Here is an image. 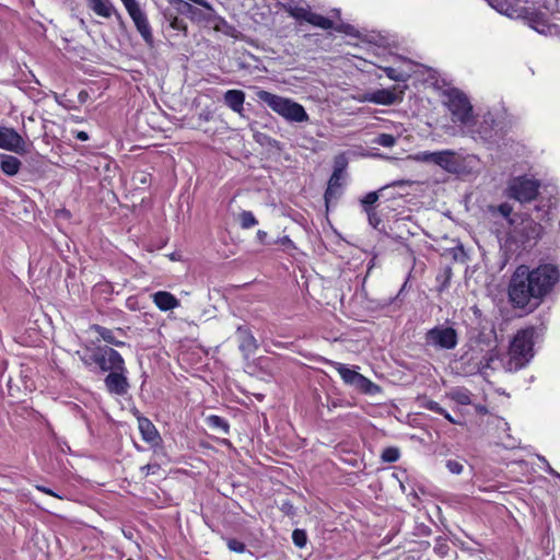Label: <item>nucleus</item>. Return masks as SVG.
I'll return each mask as SVG.
<instances>
[{"instance_id": "f8f14e48", "label": "nucleus", "mask_w": 560, "mask_h": 560, "mask_svg": "<svg viewBox=\"0 0 560 560\" xmlns=\"http://www.w3.org/2000/svg\"><path fill=\"white\" fill-rule=\"evenodd\" d=\"M128 371L126 365L121 370L112 371L104 378V385L106 390L110 395L125 396L129 388V382L127 377Z\"/></svg>"}, {"instance_id": "1a4fd4ad", "label": "nucleus", "mask_w": 560, "mask_h": 560, "mask_svg": "<svg viewBox=\"0 0 560 560\" xmlns=\"http://www.w3.org/2000/svg\"><path fill=\"white\" fill-rule=\"evenodd\" d=\"M417 161L434 163L448 173L458 174L462 171V161L454 151L419 152Z\"/></svg>"}, {"instance_id": "f3484780", "label": "nucleus", "mask_w": 560, "mask_h": 560, "mask_svg": "<svg viewBox=\"0 0 560 560\" xmlns=\"http://www.w3.org/2000/svg\"><path fill=\"white\" fill-rule=\"evenodd\" d=\"M238 349L245 358L253 355L258 349V342L250 329L246 326H238L236 329Z\"/></svg>"}, {"instance_id": "c756f323", "label": "nucleus", "mask_w": 560, "mask_h": 560, "mask_svg": "<svg viewBox=\"0 0 560 560\" xmlns=\"http://www.w3.org/2000/svg\"><path fill=\"white\" fill-rule=\"evenodd\" d=\"M335 368L339 373L340 377L342 378V381L347 385L352 386L359 372L349 369L346 364L342 363H335Z\"/></svg>"}, {"instance_id": "e433bc0d", "label": "nucleus", "mask_w": 560, "mask_h": 560, "mask_svg": "<svg viewBox=\"0 0 560 560\" xmlns=\"http://www.w3.org/2000/svg\"><path fill=\"white\" fill-rule=\"evenodd\" d=\"M126 10H127L128 14L130 15L135 25L144 21L145 19H148L147 14L141 10L138 2Z\"/></svg>"}, {"instance_id": "393cba45", "label": "nucleus", "mask_w": 560, "mask_h": 560, "mask_svg": "<svg viewBox=\"0 0 560 560\" xmlns=\"http://www.w3.org/2000/svg\"><path fill=\"white\" fill-rule=\"evenodd\" d=\"M22 166L21 161L14 155L3 154L0 161V170L8 176H14Z\"/></svg>"}, {"instance_id": "aec40b11", "label": "nucleus", "mask_w": 560, "mask_h": 560, "mask_svg": "<svg viewBox=\"0 0 560 560\" xmlns=\"http://www.w3.org/2000/svg\"><path fill=\"white\" fill-rule=\"evenodd\" d=\"M152 301L155 306L162 311L167 312L179 306V300L167 291H158L152 294Z\"/></svg>"}, {"instance_id": "c85d7f7f", "label": "nucleus", "mask_w": 560, "mask_h": 560, "mask_svg": "<svg viewBox=\"0 0 560 560\" xmlns=\"http://www.w3.org/2000/svg\"><path fill=\"white\" fill-rule=\"evenodd\" d=\"M489 4L497 10L499 13L512 16L516 13L514 5L508 0H487Z\"/></svg>"}, {"instance_id": "b1692460", "label": "nucleus", "mask_w": 560, "mask_h": 560, "mask_svg": "<svg viewBox=\"0 0 560 560\" xmlns=\"http://www.w3.org/2000/svg\"><path fill=\"white\" fill-rule=\"evenodd\" d=\"M90 8L100 16L110 18L113 14L121 20V15L108 0H89Z\"/></svg>"}, {"instance_id": "5701e85b", "label": "nucleus", "mask_w": 560, "mask_h": 560, "mask_svg": "<svg viewBox=\"0 0 560 560\" xmlns=\"http://www.w3.org/2000/svg\"><path fill=\"white\" fill-rule=\"evenodd\" d=\"M91 329L96 332L105 342L109 343V345H113V346H116V347H124L126 346V343L121 340H118L115 336L116 332L122 335L124 334V329L122 328H117L115 330L113 329H109V328H106L104 326H101V325H93L91 327Z\"/></svg>"}, {"instance_id": "39448f33", "label": "nucleus", "mask_w": 560, "mask_h": 560, "mask_svg": "<svg viewBox=\"0 0 560 560\" xmlns=\"http://www.w3.org/2000/svg\"><path fill=\"white\" fill-rule=\"evenodd\" d=\"M540 182L527 176L513 177L505 189V195L521 203L535 200L538 196Z\"/></svg>"}, {"instance_id": "7c9ffc66", "label": "nucleus", "mask_w": 560, "mask_h": 560, "mask_svg": "<svg viewBox=\"0 0 560 560\" xmlns=\"http://www.w3.org/2000/svg\"><path fill=\"white\" fill-rule=\"evenodd\" d=\"M207 423L211 429L220 431L224 434H228L230 431V425H229L228 421L220 416H215V415L209 416L207 418Z\"/></svg>"}, {"instance_id": "ddd939ff", "label": "nucleus", "mask_w": 560, "mask_h": 560, "mask_svg": "<svg viewBox=\"0 0 560 560\" xmlns=\"http://www.w3.org/2000/svg\"><path fill=\"white\" fill-rule=\"evenodd\" d=\"M345 167L343 162H336V166L334 172L328 180L327 189L325 191L324 198L326 207L328 208L331 202H335L339 199L342 192V171Z\"/></svg>"}, {"instance_id": "49530a36", "label": "nucleus", "mask_w": 560, "mask_h": 560, "mask_svg": "<svg viewBox=\"0 0 560 560\" xmlns=\"http://www.w3.org/2000/svg\"><path fill=\"white\" fill-rule=\"evenodd\" d=\"M160 469V465L158 464H148L141 467V471L144 476H149L150 474H155Z\"/></svg>"}, {"instance_id": "473e14b6", "label": "nucleus", "mask_w": 560, "mask_h": 560, "mask_svg": "<svg viewBox=\"0 0 560 560\" xmlns=\"http://www.w3.org/2000/svg\"><path fill=\"white\" fill-rule=\"evenodd\" d=\"M256 224H258V221L252 211L243 210L240 213V225L242 229L248 230L255 226Z\"/></svg>"}, {"instance_id": "a878e982", "label": "nucleus", "mask_w": 560, "mask_h": 560, "mask_svg": "<svg viewBox=\"0 0 560 560\" xmlns=\"http://www.w3.org/2000/svg\"><path fill=\"white\" fill-rule=\"evenodd\" d=\"M352 387L364 394L370 395L378 392V386L360 373H358L355 381L352 384Z\"/></svg>"}, {"instance_id": "2eb2a0df", "label": "nucleus", "mask_w": 560, "mask_h": 560, "mask_svg": "<svg viewBox=\"0 0 560 560\" xmlns=\"http://www.w3.org/2000/svg\"><path fill=\"white\" fill-rule=\"evenodd\" d=\"M178 10L194 22H210L214 19L215 12L211 5L198 8L187 1H179Z\"/></svg>"}, {"instance_id": "052dcab7", "label": "nucleus", "mask_w": 560, "mask_h": 560, "mask_svg": "<svg viewBox=\"0 0 560 560\" xmlns=\"http://www.w3.org/2000/svg\"><path fill=\"white\" fill-rule=\"evenodd\" d=\"M538 458H539V460H540L541 463H544V464L546 465L547 459H546L544 456H539Z\"/></svg>"}, {"instance_id": "3c124183", "label": "nucleus", "mask_w": 560, "mask_h": 560, "mask_svg": "<svg viewBox=\"0 0 560 560\" xmlns=\"http://www.w3.org/2000/svg\"><path fill=\"white\" fill-rule=\"evenodd\" d=\"M276 243H280L282 245H288V246H293V242L291 241V238L289 236H283L281 238H279Z\"/></svg>"}, {"instance_id": "a18cd8bd", "label": "nucleus", "mask_w": 560, "mask_h": 560, "mask_svg": "<svg viewBox=\"0 0 560 560\" xmlns=\"http://www.w3.org/2000/svg\"><path fill=\"white\" fill-rule=\"evenodd\" d=\"M424 407L430 410V411H433L435 413H443L444 412V408L440 406L439 402L434 401V400H429L424 404Z\"/></svg>"}, {"instance_id": "f704fd0d", "label": "nucleus", "mask_w": 560, "mask_h": 560, "mask_svg": "<svg viewBox=\"0 0 560 560\" xmlns=\"http://www.w3.org/2000/svg\"><path fill=\"white\" fill-rule=\"evenodd\" d=\"M383 71L385 72L387 78H389L390 80L396 81V82H405L409 78V75L407 73H404L393 67H384Z\"/></svg>"}, {"instance_id": "4c0bfd02", "label": "nucleus", "mask_w": 560, "mask_h": 560, "mask_svg": "<svg viewBox=\"0 0 560 560\" xmlns=\"http://www.w3.org/2000/svg\"><path fill=\"white\" fill-rule=\"evenodd\" d=\"M497 210L508 221L509 226L511 225V220L522 217L520 214L512 215L513 208L508 202H503V203L499 205Z\"/></svg>"}, {"instance_id": "79ce46f5", "label": "nucleus", "mask_w": 560, "mask_h": 560, "mask_svg": "<svg viewBox=\"0 0 560 560\" xmlns=\"http://www.w3.org/2000/svg\"><path fill=\"white\" fill-rule=\"evenodd\" d=\"M226 546L233 552L244 553L246 551L245 544L235 538L226 539Z\"/></svg>"}, {"instance_id": "58836bf2", "label": "nucleus", "mask_w": 560, "mask_h": 560, "mask_svg": "<svg viewBox=\"0 0 560 560\" xmlns=\"http://www.w3.org/2000/svg\"><path fill=\"white\" fill-rule=\"evenodd\" d=\"M365 213L368 215L369 224L373 229L381 231L382 219L378 215V213L375 211V209L374 208H366Z\"/></svg>"}, {"instance_id": "c9c22d12", "label": "nucleus", "mask_w": 560, "mask_h": 560, "mask_svg": "<svg viewBox=\"0 0 560 560\" xmlns=\"http://www.w3.org/2000/svg\"><path fill=\"white\" fill-rule=\"evenodd\" d=\"M400 452L397 447L389 446L383 450L381 458L384 463H395L399 459Z\"/></svg>"}, {"instance_id": "0e129e2a", "label": "nucleus", "mask_w": 560, "mask_h": 560, "mask_svg": "<svg viewBox=\"0 0 560 560\" xmlns=\"http://www.w3.org/2000/svg\"><path fill=\"white\" fill-rule=\"evenodd\" d=\"M559 226H560V221H559Z\"/></svg>"}, {"instance_id": "412c9836", "label": "nucleus", "mask_w": 560, "mask_h": 560, "mask_svg": "<svg viewBox=\"0 0 560 560\" xmlns=\"http://www.w3.org/2000/svg\"><path fill=\"white\" fill-rule=\"evenodd\" d=\"M223 100L225 105L234 113L242 114L244 110L245 93L242 90H228Z\"/></svg>"}, {"instance_id": "6e6d98bb", "label": "nucleus", "mask_w": 560, "mask_h": 560, "mask_svg": "<svg viewBox=\"0 0 560 560\" xmlns=\"http://www.w3.org/2000/svg\"><path fill=\"white\" fill-rule=\"evenodd\" d=\"M121 2L124 3L125 8L128 9L135 3H137V0H121Z\"/></svg>"}, {"instance_id": "72a5a7b5", "label": "nucleus", "mask_w": 560, "mask_h": 560, "mask_svg": "<svg viewBox=\"0 0 560 560\" xmlns=\"http://www.w3.org/2000/svg\"><path fill=\"white\" fill-rule=\"evenodd\" d=\"M397 138L389 133H380L377 137L374 138L373 143L384 147V148H392L396 144Z\"/></svg>"}, {"instance_id": "4468645a", "label": "nucleus", "mask_w": 560, "mask_h": 560, "mask_svg": "<svg viewBox=\"0 0 560 560\" xmlns=\"http://www.w3.org/2000/svg\"><path fill=\"white\" fill-rule=\"evenodd\" d=\"M363 100L377 105L390 106L402 101V92H398L396 86L380 89L366 93Z\"/></svg>"}, {"instance_id": "cd10ccee", "label": "nucleus", "mask_w": 560, "mask_h": 560, "mask_svg": "<svg viewBox=\"0 0 560 560\" xmlns=\"http://www.w3.org/2000/svg\"><path fill=\"white\" fill-rule=\"evenodd\" d=\"M77 354L79 355L80 360L86 368H92L93 365L97 366L98 361V347L95 348H89L85 351H78Z\"/></svg>"}, {"instance_id": "20e7f679", "label": "nucleus", "mask_w": 560, "mask_h": 560, "mask_svg": "<svg viewBox=\"0 0 560 560\" xmlns=\"http://www.w3.org/2000/svg\"><path fill=\"white\" fill-rule=\"evenodd\" d=\"M256 95L259 101L267 104L275 113L290 122H306L310 119L305 108L290 98L272 94L265 90H259Z\"/></svg>"}, {"instance_id": "5fc2aeb1", "label": "nucleus", "mask_w": 560, "mask_h": 560, "mask_svg": "<svg viewBox=\"0 0 560 560\" xmlns=\"http://www.w3.org/2000/svg\"><path fill=\"white\" fill-rule=\"evenodd\" d=\"M545 471L548 472L551 476H559V472H557L548 462H546Z\"/></svg>"}, {"instance_id": "7ed1b4c3", "label": "nucleus", "mask_w": 560, "mask_h": 560, "mask_svg": "<svg viewBox=\"0 0 560 560\" xmlns=\"http://www.w3.org/2000/svg\"><path fill=\"white\" fill-rule=\"evenodd\" d=\"M534 328H526L517 331L511 341L509 349V360L504 364V369L509 372H515L524 366L534 357Z\"/></svg>"}, {"instance_id": "bb28decb", "label": "nucleus", "mask_w": 560, "mask_h": 560, "mask_svg": "<svg viewBox=\"0 0 560 560\" xmlns=\"http://www.w3.org/2000/svg\"><path fill=\"white\" fill-rule=\"evenodd\" d=\"M448 395L452 400L462 406H468L472 402L471 392L465 387H456Z\"/></svg>"}, {"instance_id": "9d476101", "label": "nucleus", "mask_w": 560, "mask_h": 560, "mask_svg": "<svg viewBox=\"0 0 560 560\" xmlns=\"http://www.w3.org/2000/svg\"><path fill=\"white\" fill-rule=\"evenodd\" d=\"M0 149L22 154L26 152V142L14 128L0 125Z\"/></svg>"}, {"instance_id": "ea45409f", "label": "nucleus", "mask_w": 560, "mask_h": 560, "mask_svg": "<svg viewBox=\"0 0 560 560\" xmlns=\"http://www.w3.org/2000/svg\"><path fill=\"white\" fill-rule=\"evenodd\" d=\"M292 540L299 548L305 547L307 542V535L303 529H294L292 533Z\"/></svg>"}, {"instance_id": "69168bd1", "label": "nucleus", "mask_w": 560, "mask_h": 560, "mask_svg": "<svg viewBox=\"0 0 560 560\" xmlns=\"http://www.w3.org/2000/svg\"><path fill=\"white\" fill-rule=\"evenodd\" d=\"M127 560H132V559H127Z\"/></svg>"}, {"instance_id": "603ef678", "label": "nucleus", "mask_w": 560, "mask_h": 560, "mask_svg": "<svg viewBox=\"0 0 560 560\" xmlns=\"http://www.w3.org/2000/svg\"><path fill=\"white\" fill-rule=\"evenodd\" d=\"M75 138L80 141H86L89 140V135L85 131H77Z\"/></svg>"}, {"instance_id": "680f3d73", "label": "nucleus", "mask_w": 560, "mask_h": 560, "mask_svg": "<svg viewBox=\"0 0 560 560\" xmlns=\"http://www.w3.org/2000/svg\"><path fill=\"white\" fill-rule=\"evenodd\" d=\"M535 210H536V211H540V207H539V206H536V207H535Z\"/></svg>"}, {"instance_id": "a19ab883", "label": "nucleus", "mask_w": 560, "mask_h": 560, "mask_svg": "<svg viewBox=\"0 0 560 560\" xmlns=\"http://www.w3.org/2000/svg\"><path fill=\"white\" fill-rule=\"evenodd\" d=\"M378 200L377 191H370L361 199V205L363 207V211H366V208H373V205Z\"/></svg>"}, {"instance_id": "09e8293b", "label": "nucleus", "mask_w": 560, "mask_h": 560, "mask_svg": "<svg viewBox=\"0 0 560 560\" xmlns=\"http://www.w3.org/2000/svg\"><path fill=\"white\" fill-rule=\"evenodd\" d=\"M171 26L174 30L183 31V32H185L187 28L186 24L182 20H178V19H174V21L171 23Z\"/></svg>"}, {"instance_id": "423d86ee", "label": "nucleus", "mask_w": 560, "mask_h": 560, "mask_svg": "<svg viewBox=\"0 0 560 560\" xmlns=\"http://www.w3.org/2000/svg\"><path fill=\"white\" fill-rule=\"evenodd\" d=\"M445 105L452 113L453 121L468 126L472 121V106L467 96L458 90H450L445 93Z\"/></svg>"}, {"instance_id": "864d4df0", "label": "nucleus", "mask_w": 560, "mask_h": 560, "mask_svg": "<svg viewBox=\"0 0 560 560\" xmlns=\"http://www.w3.org/2000/svg\"><path fill=\"white\" fill-rule=\"evenodd\" d=\"M447 421H450L453 424H458L459 422L456 421L445 409L444 412L441 413Z\"/></svg>"}, {"instance_id": "37998d69", "label": "nucleus", "mask_w": 560, "mask_h": 560, "mask_svg": "<svg viewBox=\"0 0 560 560\" xmlns=\"http://www.w3.org/2000/svg\"><path fill=\"white\" fill-rule=\"evenodd\" d=\"M446 468L451 474L460 475L464 470V465L455 459L446 460Z\"/></svg>"}, {"instance_id": "dca6fc26", "label": "nucleus", "mask_w": 560, "mask_h": 560, "mask_svg": "<svg viewBox=\"0 0 560 560\" xmlns=\"http://www.w3.org/2000/svg\"><path fill=\"white\" fill-rule=\"evenodd\" d=\"M478 359L480 361V368H482L481 375H489V371H495L500 366H504L500 351L497 347L483 351L478 349Z\"/></svg>"}, {"instance_id": "6ab92c4d", "label": "nucleus", "mask_w": 560, "mask_h": 560, "mask_svg": "<svg viewBox=\"0 0 560 560\" xmlns=\"http://www.w3.org/2000/svg\"><path fill=\"white\" fill-rule=\"evenodd\" d=\"M460 371L465 375L481 374L480 361L478 359V349H471L460 358Z\"/></svg>"}, {"instance_id": "e2e57ef3", "label": "nucleus", "mask_w": 560, "mask_h": 560, "mask_svg": "<svg viewBox=\"0 0 560 560\" xmlns=\"http://www.w3.org/2000/svg\"><path fill=\"white\" fill-rule=\"evenodd\" d=\"M555 477H556V478H558V479H560V474H559V476H555Z\"/></svg>"}, {"instance_id": "a211bd4d", "label": "nucleus", "mask_w": 560, "mask_h": 560, "mask_svg": "<svg viewBox=\"0 0 560 560\" xmlns=\"http://www.w3.org/2000/svg\"><path fill=\"white\" fill-rule=\"evenodd\" d=\"M476 133L486 142H495L497 129L495 120L492 114L487 113L482 116V120L478 124Z\"/></svg>"}, {"instance_id": "13d9d810", "label": "nucleus", "mask_w": 560, "mask_h": 560, "mask_svg": "<svg viewBox=\"0 0 560 560\" xmlns=\"http://www.w3.org/2000/svg\"><path fill=\"white\" fill-rule=\"evenodd\" d=\"M293 506L289 503H284L282 508V510L285 511L287 513L291 512Z\"/></svg>"}, {"instance_id": "bf43d9fd", "label": "nucleus", "mask_w": 560, "mask_h": 560, "mask_svg": "<svg viewBox=\"0 0 560 560\" xmlns=\"http://www.w3.org/2000/svg\"><path fill=\"white\" fill-rule=\"evenodd\" d=\"M538 458H539V460H540L541 463H544V464L546 465L547 459H546L544 456H539Z\"/></svg>"}, {"instance_id": "8fccbe9b", "label": "nucleus", "mask_w": 560, "mask_h": 560, "mask_svg": "<svg viewBox=\"0 0 560 560\" xmlns=\"http://www.w3.org/2000/svg\"><path fill=\"white\" fill-rule=\"evenodd\" d=\"M256 238L257 241L260 243V244H268V234L267 232L262 231V230H258L257 233H256Z\"/></svg>"}, {"instance_id": "4d7b16f0", "label": "nucleus", "mask_w": 560, "mask_h": 560, "mask_svg": "<svg viewBox=\"0 0 560 560\" xmlns=\"http://www.w3.org/2000/svg\"><path fill=\"white\" fill-rule=\"evenodd\" d=\"M407 285H408V279L404 282V284H402L401 289L399 290L396 299H398L404 293V291L406 290Z\"/></svg>"}, {"instance_id": "f257e3e1", "label": "nucleus", "mask_w": 560, "mask_h": 560, "mask_svg": "<svg viewBox=\"0 0 560 560\" xmlns=\"http://www.w3.org/2000/svg\"><path fill=\"white\" fill-rule=\"evenodd\" d=\"M560 280V270L552 264L539 265L535 269L521 265L513 272L509 288V299L513 306L524 308L538 306Z\"/></svg>"}, {"instance_id": "f03ea898", "label": "nucleus", "mask_w": 560, "mask_h": 560, "mask_svg": "<svg viewBox=\"0 0 560 560\" xmlns=\"http://www.w3.org/2000/svg\"><path fill=\"white\" fill-rule=\"evenodd\" d=\"M544 228L540 223L528 214L522 215L511 220L504 246L513 253L529 250L538 243Z\"/></svg>"}, {"instance_id": "de8ad7c7", "label": "nucleus", "mask_w": 560, "mask_h": 560, "mask_svg": "<svg viewBox=\"0 0 560 560\" xmlns=\"http://www.w3.org/2000/svg\"><path fill=\"white\" fill-rule=\"evenodd\" d=\"M36 490L43 492V493H46L48 495H51V497H55V498H58V499H62L61 495H59L58 493H56L55 491H52L50 488L48 487H45L43 485H36L35 486Z\"/></svg>"}, {"instance_id": "9b49d317", "label": "nucleus", "mask_w": 560, "mask_h": 560, "mask_svg": "<svg viewBox=\"0 0 560 560\" xmlns=\"http://www.w3.org/2000/svg\"><path fill=\"white\" fill-rule=\"evenodd\" d=\"M98 354L97 368L104 373L121 370L126 365L121 354L108 346L98 347Z\"/></svg>"}, {"instance_id": "c03bdc74", "label": "nucleus", "mask_w": 560, "mask_h": 560, "mask_svg": "<svg viewBox=\"0 0 560 560\" xmlns=\"http://www.w3.org/2000/svg\"><path fill=\"white\" fill-rule=\"evenodd\" d=\"M335 30L347 35L359 37V32L350 24L341 23L335 26Z\"/></svg>"}, {"instance_id": "0eeeda50", "label": "nucleus", "mask_w": 560, "mask_h": 560, "mask_svg": "<svg viewBox=\"0 0 560 560\" xmlns=\"http://www.w3.org/2000/svg\"><path fill=\"white\" fill-rule=\"evenodd\" d=\"M425 343L440 350H453L458 343V334L452 326L438 325L424 336Z\"/></svg>"}, {"instance_id": "6e6552de", "label": "nucleus", "mask_w": 560, "mask_h": 560, "mask_svg": "<svg viewBox=\"0 0 560 560\" xmlns=\"http://www.w3.org/2000/svg\"><path fill=\"white\" fill-rule=\"evenodd\" d=\"M283 9L290 16L300 22H307L313 26L322 30H330L334 27V22L320 14L311 11L310 5H301L294 1L283 4Z\"/></svg>"}, {"instance_id": "2f4dec72", "label": "nucleus", "mask_w": 560, "mask_h": 560, "mask_svg": "<svg viewBox=\"0 0 560 560\" xmlns=\"http://www.w3.org/2000/svg\"><path fill=\"white\" fill-rule=\"evenodd\" d=\"M143 40L149 45H153V34L148 19L135 25Z\"/></svg>"}, {"instance_id": "4be33fe9", "label": "nucleus", "mask_w": 560, "mask_h": 560, "mask_svg": "<svg viewBox=\"0 0 560 560\" xmlns=\"http://www.w3.org/2000/svg\"><path fill=\"white\" fill-rule=\"evenodd\" d=\"M138 427L142 439L151 444H158L160 434L155 425L145 417L138 418Z\"/></svg>"}]
</instances>
